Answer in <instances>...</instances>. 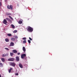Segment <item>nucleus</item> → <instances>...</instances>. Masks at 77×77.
<instances>
[{
    "label": "nucleus",
    "instance_id": "1",
    "mask_svg": "<svg viewBox=\"0 0 77 77\" xmlns=\"http://www.w3.org/2000/svg\"><path fill=\"white\" fill-rule=\"evenodd\" d=\"M26 29L27 30L30 32H32L33 30V29L29 26H28Z\"/></svg>",
    "mask_w": 77,
    "mask_h": 77
},
{
    "label": "nucleus",
    "instance_id": "2",
    "mask_svg": "<svg viewBox=\"0 0 77 77\" xmlns=\"http://www.w3.org/2000/svg\"><path fill=\"white\" fill-rule=\"evenodd\" d=\"M7 8L8 9H11L12 10H13V8L12 5H11L10 6V5H8Z\"/></svg>",
    "mask_w": 77,
    "mask_h": 77
},
{
    "label": "nucleus",
    "instance_id": "3",
    "mask_svg": "<svg viewBox=\"0 0 77 77\" xmlns=\"http://www.w3.org/2000/svg\"><path fill=\"white\" fill-rule=\"evenodd\" d=\"M14 60H15L14 58H11L8 59V61H14Z\"/></svg>",
    "mask_w": 77,
    "mask_h": 77
},
{
    "label": "nucleus",
    "instance_id": "4",
    "mask_svg": "<svg viewBox=\"0 0 77 77\" xmlns=\"http://www.w3.org/2000/svg\"><path fill=\"white\" fill-rule=\"evenodd\" d=\"M10 66L15 67L16 66V64L14 63H10Z\"/></svg>",
    "mask_w": 77,
    "mask_h": 77
},
{
    "label": "nucleus",
    "instance_id": "5",
    "mask_svg": "<svg viewBox=\"0 0 77 77\" xmlns=\"http://www.w3.org/2000/svg\"><path fill=\"white\" fill-rule=\"evenodd\" d=\"M3 23H4V24H5V25H6V23H8L7 21V20H6V19H4L3 20V21L2 22Z\"/></svg>",
    "mask_w": 77,
    "mask_h": 77
},
{
    "label": "nucleus",
    "instance_id": "6",
    "mask_svg": "<svg viewBox=\"0 0 77 77\" xmlns=\"http://www.w3.org/2000/svg\"><path fill=\"white\" fill-rule=\"evenodd\" d=\"M26 56V55L25 54H22L21 56V58L23 59Z\"/></svg>",
    "mask_w": 77,
    "mask_h": 77
},
{
    "label": "nucleus",
    "instance_id": "7",
    "mask_svg": "<svg viewBox=\"0 0 77 77\" xmlns=\"http://www.w3.org/2000/svg\"><path fill=\"white\" fill-rule=\"evenodd\" d=\"M14 43L11 42L10 43L9 46L10 47L14 46Z\"/></svg>",
    "mask_w": 77,
    "mask_h": 77
},
{
    "label": "nucleus",
    "instance_id": "8",
    "mask_svg": "<svg viewBox=\"0 0 77 77\" xmlns=\"http://www.w3.org/2000/svg\"><path fill=\"white\" fill-rule=\"evenodd\" d=\"M19 66L20 68H23V65L21 63L19 64Z\"/></svg>",
    "mask_w": 77,
    "mask_h": 77
},
{
    "label": "nucleus",
    "instance_id": "9",
    "mask_svg": "<svg viewBox=\"0 0 77 77\" xmlns=\"http://www.w3.org/2000/svg\"><path fill=\"white\" fill-rule=\"evenodd\" d=\"M12 52L14 54H16L18 52L17 51L15 50H13Z\"/></svg>",
    "mask_w": 77,
    "mask_h": 77
},
{
    "label": "nucleus",
    "instance_id": "10",
    "mask_svg": "<svg viewBox=\"0 0 77 77\" xmlns=\"http://www.w3.org/2000/svg\"><path fill=\"white\" fill-rule=\"evenodd\" d=\"M8 54H3L2 55V57H5L6 56H8Z\"/></svg>",
    "mask_w": 77,
    "mask_h": 77
},
{
    "label": "nucleus",
    "instance_id": "11",
    "mask_svg": "<svg viewBox=\"0 0 77 77\" xmlns=\"http://www.w3.org/2000/svg\"><path fill=\"white\" fill-rule=\"evenodd\" d=\"M16 60L17 61H20L19 57H16Z\"/></svg>",
    "mask_w": 77,
    "mask_h": 77
},
{
    "label": "nucleus",
    "instance_id": "12",
    "mask_svg": "<svg viewBox=\"0 0 77 77\" xmlns=\"http://www.w3.org/2000/svg\"><path fill=\"white\" fill-rule=\"evenodd\" d=\"M23 52H25L26 51V49L25 47H23Z\"/></svg>",
    "mask_w": 77,
    "mask_h": 77
},
{
    "label": "nucleus",
    "instance_id": "13",
    "mask_svg": "<svg viewBox=\"0 0 77 77\" xmlns=\"http://www.w3.org/2000/svg\"><path fill=\"white\" fill-rule=\"evenodd\" d=\"M23 20H19L18 22V23L19 24H21L23 23Z\"/></svg>",
    "mask_w": 77,
    "mask_h": 77
},
{
    "label": "nucleus",
    "instance_id": "14",
    "mask_svg": "<svg viewBox=\"0 0 77 77\" xmlns=\"http://www.w3.org/2000/svg\"><path fill=\"white\" fill-rule=\"evenodd\" d=\"M5 40L6 42H8L9 41V39L7 38L5 39Z\"/></svg>",
    "mask_w": 77,
    "mask_h": 77
},
{
    "label": "nucleus",
    "instance_id": "15",
    "mask_svg": "<svg viewBox=\"0 0 77 77\" xmlns=\"http://www.w3.org/2000/svg\"><path fill=\"white\" fill-rule=\"evenodd\" d=\"M1 59L2 61L3 62H5V59L4 58H2Z\"/></svg>",
    "mask_w": 77,
    "mask_h": 77
},
{
    "label": "nucleus",
    "instance_id": "16",
    "mask_svg": "<svg viewBox=\"0 0 77 77\" xmlns=\"http://www.w3.org/2000/svg\"><path fill=\"white\" fill-rule=\"evenodd\" d=\"M11 40L13 41H14L15 40V38H11Z\"/></svg>",
    "mask_w": 77,
    "mask_h": 77
},
{
    "label": "nucleus",
    "instance_id": "17",
    "mask_svg": "<svg viewBox=\"0 0 77 77\" xmlns=\"http://www.w3.org/2000/svg\"><path fill=\"white\" fill-rule=\"evenodd\" d=\"M3 66V64L1 63H0V67H2Z\"/></svg>",
    "mask_w": 77,
    "mask_h": 77
},
{
    "label": "nucleus",
    "instance_id": "18",
    "mask_svg": "<svg viewBox=\"0 0 77 77\" xmlns=\"http://www.w3.org/2000/svg\"><path fill=\"white\" fill-rule=\"evenodd\" d=\"M11 27H12V28L14 29L15 28V26L14 25L12 24V25H11Z\"/></svg>",
    "mask_w": 77,
    "mask_h": 77
},
{
    "label": "nucleus",
    "instance_id": "19",
    "mask_svg": "<svg viewBox=\"0 0 77 77\" xmlns=\"http://www.w3.org/2000/svg\"><path fill=\"white\" fill-rule=\"evenodd\" d=\"M13 69V68H11L9 70V72L10 73L11 70Z\"/></svg>",
    "mask_w": 77,
    "mask_h": 77
},
{
    "label": "nucleus",
    "instance_id": "20",
    "mask_svg": "<svg viewBox=\"0 0 77 77\" xmlns=\"http://www.w3.org/2000/svg\"><path fill=\"white\" fill-rule=\"evenodd\" d=\"M10 55L11 56H13L14 55V54L13 53H10Z\"/></svg>",
    "mask_w": 77,
    "mask_h": 77
},
{
    "label": "nucleus",
    "instance_id": "21",
    "mask_svg": "<svg viewBox=\"0 0 77 77\" xmlns=\"http://www.w3.org/2000/svg\"><path fill=\"white\" fill-rule=\"evenodd\" d=\"M7 35L8 36H11L12 35L11 34H7Z\"/></svg>",
    "mask_w": 77,
    "mask_h": 77
},
{
    "label": "nucleus",
    "instance_id": "22",
    "mask_svg": "<svg viewBox=\"0 0 77 77\" xmlns=\"http://www.w3.org/2000/svg\"><path fill=\"white\" fill-rule=\"evenodd\" d=\"M8 17H9V18H10L11 20H13V18H12V17H11L10 16H9Z\"/></svg>",
    "mask_w": 77,
    "mask_h": 77
},
{
    "label": "nucleus",
    "instance_id": "23",
    "mask_svg": "<svg viewBox=\"0 0 77 77\" xmlns=\"http://www.w3.org/2000/svg\"><path fill=\"white\" fill-rule=\"evenodd\" d=\"M17 32V30H14V31H13V32L14 33H16Z\"/></svg>",
    "mask_w": 77,
    "mask_h": 77
},
{
    "label": "nucleus",
    "instance_id": "24",
    "mask_svg": "<svg viewBox=\"0 0 77 77\" xmlns=\"http://www.w3.org/2000/svg\"><path fill=\"white\" fill-rule=\"evenodd\" d=\"M26 43V40H24L23 41V43L24 44H25Z\"/></svg>",
    "mask_w": 77,
    "mask_h": 77
},
{
    "label": "nucleus",
    "instance_id": "25",
    "mask_svg": "<svg viewBox=\"0 0 77 77\" xmlns=\"http://www.w3.org/2000/svg\"><path fill=\"white\" fill-rule=\"evenodd\" d=\"M6 19L7 20H8V21H9L10 20V19H9V18H8V17H6Z\"/></svg>",
    "mask_w": 77,
    "mask_h": 77
},
{
    "label": "nucleus",
    "instance_id": "26",
    "mask_svg": "<svg viewBox=\"0 0 77 77\" xmlns=\"http://www.w3.org/2000/svg\"><path fill=\"white\" fill-rule=\"evenodd\" d=\"M6 15L7 16H8L11 15V14L10 13H6Z\"/></svg>",
    "mask_w": 77,
    "mask_h": 77
},
{
    "label": "nucleus",
    "instance_id": "27",
    "mask_svg": "<svg viewBox=\"0 0 77 77\" xmlns=\"http://www.w3.org/2000/svg\"><path fill=\"white\" fill-rule=\"evenodd\" d=\"M28 43H29V44H30V43H31V42L30 41V40H28Z\"/></svg>",
    "mask_w": 77,
    "mask_h": 77
},
{
    "label": "nucleus",
    "instance_id": "28",
    "mask_svg": "<svg viewBox=\"0 0 77 77\" xmlns=\"http://www.w3.org/2000/svg\"><path fill=\"white\" fill-rule=\"evenodd\" d=\"M5 49L8 51L9 50V49L8 48H5Z\"/></svg>",
    "mask_w": 77,
    "mask_h": 77
},
{
    "label": "nucleus",
    "instance_id": "29",
    "mask_svg": "<svg viewBox=\"0 0 77 77\" xmlns=\"http://www.w3.org/2000/svg\"><path fill=\"white\" fill-rule=\"evenodd\" d=\"M14 37L16 39H17L18 38V36H14Z\"/></svg>",
    "mask_w": 77,
    "mask_h": 77
},
{
    "label": "nucleus",
    "instance_id": "30",
    "mask_svg": "<svg viewBox=\"0 0 77 77\" xmlns=\"http://www.w3.org/2000/svg\"><path fill=\"white\" fill-rule=\"evenodd\" d=\"M26 38H23V39L24 40H26Z\"/></svg>",
    "mask_w": 77,
    "mask_h": 77
},
{
    "label": "nucleus",
    "instance_id": "31",
    "mask_svg": "<svg viewBox=\"0 0 77 77\" xmlns=\"http://www.w3.org/2000/svg\"><path fill=\"white\" fill-rule=\"evenodd\" d=\"M9 21L11 23H12V20H10V19L9 20Z\"/></svg>",
    "mask_w": 77,
    "mask_h": 77
},
{
    "label": "nucleus",
    "instance_id": "32",
    "mask_svg": "<svg viewBox=\"0 0 77 77\" xmlns=\"http://www.w3.org/2000/svg\"><path fill=\"white\" fill-rule=\"evenodd\" d=\"M29 40H30L31 41L32 40V39L31 38H30V37H29Z\"/></svg>",
    "mask_w": 77,
    "mask_h": 77
},
{
    "label": "nucleus",
    "instance_id": "33",
    "mask_svg": "<svg viewBox=\"0 0 77 77\" xmlns=\"http://www.w3.org/2000/svg\"><path fill=\"white\" fill-rule=\"evenodd\" d=\"M15 75H19V74L18 73H16V74H15Z\"/></svg>",
    "mask_w": 77,
    "mask_h": 77
},
{
    "label": "nucleus",
    "instance_id": "34",
    "mask_svg": "<svg viewBox=\"0 0 77 77\" xmlns=\"http://www.w3.org/2000/svg\"><path fill=\"white\" fill-rule=\"evenodd\" d=\"M2 5V4L1 3V2H0V7H1Z\"/></svg>",
    "mask_w": 77,
    "mask_h": 77
},
{
    "label": "nucleus",
    "instance_id": "35",
    "mask_svg": "<svg viewBox=\"0 0 77 77\" xmlns=\"http://www.w3.org/2000/svg\"><path fill=\"white\" fill-rule=\"evenodd\" d=\"M20 54V53H17V55H19Z\"/></svg>",
    "mask_w": 77,
    "mask_h": 77
},
{
    "label": "nucleus",
    "instance_id": "36",
    "mask_svg": "<svg viewBox=\"0 0 77 77\" xmlns=\"http://www.w3.org/2000/svg\"><path fill=\"white\" fill-rule=\"evenodd\" d=\"M0 77H2V76L1 74H0Z\"/></svg>",
    "mask_w": 77,
    "mask_h": 77
}]
</instances>
